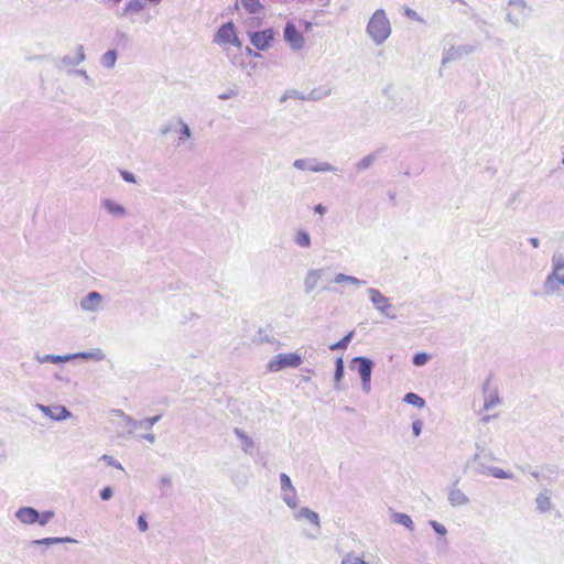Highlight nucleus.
Returning a JSON list of instances; mask_svg holds the SVG:
<instances>
[{
  "label": "nucleus",
  "instance_id": "obj_1",
  "mask_svg": "<svg viewBox=\"0 0 564 564\" xmlns=\"http://www.w3.org/2000/svg\"><path fill=\"white\" fill-rule=\"evenodd\" d=\"M366 31L376 45H381L388 40L391 34V24L384 10L378 9L372 13Z\"/></svg>",
  "mask_w": 564,
  "mask_h": 564
},
{
  "label": "nucleus",
  "instance_id": "obj_2",
  "mask_svg": "<svg viewBox=\"0 0 564 564\" xmlns=\"http://www.w3.org/2000/svg\"><path fill=\"white\" fill-rule=\"evenodd\" d=\"M352 369L356 368L361 379L362 390L369 393L371 390V373L373 369V362L367 357H355L351 360Z\"/></svg>",
  "mask_w": 564,
  "mask_h": 564
},
{
  "label": "nucleus",
  "instance_id": "obj_3",
  "mask_svg": "<svg viewBox=\"0 0 564 564\" xmlns=\"http://www.w3.org/2000/svg\"><path fill=\"white\" fill-rule=\"evenodd\" d=\"M302 362V357L296 352L279 354L268 362L267 368L271 372H279L285 368H296Z\"/></svg>",
  "mask_w": 564,
  "mask_h": 564
},
{
  "label": "nucleus",
  "instance_id": "obj_4",
  "mask_svg": "<svg viewBox=\"0 0 564 564\" xmlns=\"http://www.w3.org/2000/svg\"><path fill=\"white\" fill-rule=\"evenodd\" d=\"M367 294L373 307L383 316L395 319L397 315L391 312L392 304L390 300L384 296L378 289L369 288L367 289Z\"/></svg>",
  "mask_w": 564,
  "mask_h": 564
},
{
  "label": "nucleus",
  "instance_id": "obj_5",
  "mask_svg": "<svg viewBox=\"0 0 564 564\" xmlns=\"http://www.w3.org/2000/svg\"><path fill=\"white\" fill-rule=\"evenodd\" d=\"M293 166L299 171H311L316 173L332 172L337 173L338 169L325 161H318L316 159H296L293 162Z\"/></svg>",
  "mask_w": 564,
  "mask_h": 564
},
{
  "label": "nucleus",
  "instance_id": "obj_6",
  "mask_svg": "<svg viewBox=\"0 0 564 564\" xmlns=\"http://www.w3.org/2000/svg\"><path fill=\"white\" fill-rule=\"evenodd\" d=\"M508 6L507 20L513 25H520V22L528 15V0H508Z\"/></svg>",
  "mask_w": 564,
  "mask_h": 564
},
{
  "label": "nucleus",
  "instance_id": "obj_7",
  "mask_svg": "<svg viewBox=\"0 0 564 564\" xmlns=\"http://www.w3.org/2000/svg\"><path fill=\"white\" fill-rule=\"evenodd\" d=\"M564 289V271L551 270L543 281L546 294H558Z\"/></svg>",
  "mask_w": 564,
  "mask_h": 564
},
{
  "label": "nucleus",
  "instance_id": "obj_8",
  "mask_svg": "<svg viewBox=\"0 0 564 564\" xmlns=\"http://www.w3.org/2000/svg\"><path fill=\"white\" fill-rule=\"evenodd\" d=\"M283 36L285 42L295 51L302 50L305 43L303 34L294 23L288 22L284 26Z\"/></svg>",
  "mask_w": 564,
  "mask_h": 564
},
{
  "label": "nucleus",
  "instance_id": "obj_9",
  "mask_svg": "<svg viewBox=\"0 0 564 564\" xmlns=\"http://www.w3.org/2000/svg\"><path fill=\"white\" fill-rule=\"evenodd\" d=\"M249 39L251 44L260 51H265L271 46V42L274 39L272 29L263 31L249 32Z\"/></svg>",
  "mask_w": 564,
  "mask_h": 564
},
{
  "label": "nucleus",
  "instance_id": "obj_10",
  "mask_svg": "<svg viewBox=\"0 0 564 564\" xmlns=\"http://www.w3.org/2000/svg\"><path fill=\"white\" fill-rule=\"evenodd\" d=\"M214 42L219 44H231L240 46V42L236 35L235 26L231 22L223 24L217 34L215 35Z\"/></svg>",
  "mask_w": 564,
  "mask_h": 564
},
{
  "label": "nucleus",
  "instance_id": "obj_11",
  "mask_svg": "<svg viewBox=\"0 0 564 564\" xmlns=\"http://www.w3.org/2000/svg\"><path fill=\"white\" fill-rule=\"evenodd\" d=\"M294 519L295 520L305 519L310 523H312L315 527V533H306V536L310 539L317 538L319 530H321V520H319V516L317 512L311 510L307 507H303L294 513Z\"/></svg>",
  "mask_w": 564,
  "mask_h": 564
},
{
  "label": "nucleus",
  "instance_id": "obj_12",
  "mask_svg": "<svg viewBox=\"0 0 564 564\" xmlns=\"http://www.w3.org/2000/svg\"><path fill=\"white\" fill-rule=\"evenodd\" d=\"M102 295L97 291H91L85 295L79 303L82 311L95 313L101 310Z\"/></svg>",
  "mask_w": 564,
  "mask_h": 564
},
{
  "label": "nucleus",
  "instance_id": "obj_13",
  "mask_svg": "<svg viewBox=\"0 0 564 564\" xmlns=\"http://www.w3.org/2000/svg\"><path fill=\"white\" fill-rule=\"evenodd\" d=\"M37 408L50 419L54 421H63L69 419L72 416L70 411H68L63 405H43L37 404Z\"/></svg>",
  "mask_w": 564,
  "mask_h": 564
},
{
  "label": "nucleus",
  "instance_id": "obj_14",
  "mask_svg": "<svg viewBox=\"0 0 564 564\" xmlns=\"http://www.w3.org/2000/svg\"><path fill=\"white\" fill-rule=\"evenodd\" d=\"M473 51L474 46L471 45L451 46L444 52L442 64L462 58L463 56L470 54Z\"/></svg>",
  "mask_w": 564,
  "mask_h": 564
},
{
  "label": "nucleus",
  "instance_id": "obj_15",
  "mask_svg": "<svg viewBox=\"0 0 564 564\" xmlns=\"http://www.w3.org/2000/svg\"><path fill=\"white\" fill-rule=\"evenodd\" d=\"M14 517L21 523L30 525L39 521L40 512L32 507H21L15 511Z\"/></svg>",
  "mask_w": 564,
  "mask_h": 564
},
{
  "label": "nucleus",
  "instance_id": "obj_16",
  "mask_svg": "<svg viewBox=\"0 0 564 564\" xmlns=\"http://www.w3.org/2000/svg\"><path fill=\"white\" fill-rule=\"evenodd\" d=\"M324 269H311L304 278V291L310 294L323 278Z\"/></svg>",
  "mask_w": 564,
  "mask_h": 564
},
{
  "label": "nucleus",
  "instance_id": "obj_17",
  "mask_svg": "<svg viewBox=\"0 0 564 564\" xmlns=\"http://www.w3.org/2000/svg\"><path fill=\"white\" fill-rule=\"evenodd\" d=\"M101 205L108 214L115 217L122 218L126 217L128 214L127 209L119 203L115 202L113 199L105 198L102 199Z\"/></svg>",
  "mask_w": 564,
  "mask_h": 564
},
{
  "label": "nucleus",
  "instance_id": "obj_18",
  "mask_svg": "<svg viewBox=\"0 0 564 564\" xmlns=\"http://www.w3.org/2000/svg\"><path fill=\"white\" fill-rule=\"evenodd\" d=\"M86 58L83 45H77L74 55H65L61 58V63L65 66H76L84 62Z\"/></svg>",
  "mask_w": 564,
  "mask_h": 564
},
{
  "label": "nucleus",
  "instance_id": "obj_19",
  "mask_svg": "<svg viewBox=\"0 0 564 564\" xmlns=\"http://www.w3.org/2000/svg\"><path fill=\"white\" fill-rule=\"evenodd\" d=\"M70 360L73 359H86V360H95V361H101L106 358L105 352L100 348H95L89 351H82L69 355Z\"/></svg>",
  "mask_w": 564,
  "mask_h": 564
},
{
  "label": "nucleus",
  "instance_id": "obj_20",
  "mask_svg": "<svg viewBox=\"0 0 564 564\" xmlns=\"http://www.w3.org/2000/svg\"><path fill=\"white\" fill-rule=\"evenodd\" d=\"M448 502L453 507H463L469 502V498L458 488H452L448 492Z\"/></svg>",
  "mask_w": 564,
  "mask_h": 564
},
{
  "label": "nucleus",
  "instance_id": "obj_21",
  "mask_svg": "<svg viewBox=\"0 0 564 564\" xmlns=\"http://www.w3.org/2000/svg\"><path fill=\"white\" fill-rule=\"evenodd\" d=\"M536 509L541 513H545L551 511L552 502H551V492L549 490H544L540 492L535 498Z\"/></svg>",
  "mask_w": 564,
  "mask_h": 564
},
{
  "label": "nucleus",
  "instance_id": "obj_22",
  "mask_svg": "<svg viewBox=\"0 0 564 564\" xmlns=\"http://www.w3.org/2000/svg\"><path fill=\"white\" fill-rule=\"evenodd\" d=\"M242 8L252 15H261L264 12V7L260 0H239Z\"/></svg>",
  "mask_w": 564,
  "mask_h": 564
},
{
  "label": "nucleus",
  "instance_id": "obj_23",
  "mask_svg": "<svg viewBox=\"0 0 564 564\" xmlns=\"http://www.w3.org/2000/svg\"><path fill=\"white\" fill-rule=\"evenodd\" d=\"M32 544L34 545H46V546H50V545H54V544H62V543H77V540L73 539V538H69V536H65V538H43V539H39V540H33L31 542Z\"/></svg>",
  "mask_w": 564,
  "mask_h": 564
},
{
  "label": "nucleus",
  "instance_id": "obj_24",
  "mask_svg": "<svg viewBox=\"0 0 564 564\" xmlns=\"http://www.w3.org/2000/svg\"><path fill=\"white\" fill-rule=\"evenodd\" d=\"M34 358H35L40 364H46V362H51V364H61V362H66V361H69V360H70L69 355H65V356H59V355H44V356H41L40 354H35V355H34Z\"/></svg>",
  "mask_w": 564,
  "mask_h": 564
},
{
  "label": "nucleus",
  "instance_id": "obj_25",
  "mask_svg": "<svg viewBox=\"0 0 564 564\" xmlns=\"http://www.w3.org/2000/svg\"><path fill=\"white\" fill-rule=\"evenodd\" d=\"M118 53L116 50H109L100 56V64L107 69H112L116 66Z\"/></svg>",
  "mask_w": 564,
  "mask_h": 564
},
{
  "label": "nucleus",
  "instance_id": "obj_26",
  "mask_svg": "<svg viewBox=\"0 0 564 564\" xmlns=\"http://www.w3.org/2000/svg\"><path fill=\"white\" fill-rule=\"evenodd\" d=\"M293 241L300 248H310L312 245L311 236L305 229H297Z\"/></svg>",
  "mask_w": 564,
  "mask_h": 564
},
{
  "label": "nucleus",
  "instance_id": "obj_27",
  "mask_svg": "<svg viewBox=\"0 0 564 564\" xmlns=\"http://www.w3.org/2000/svg\"><path fill=\"white\" fill-rule=\"evenodd\" d=\"M177 124L180 127V137L177 140V145H182L186 142V140L193 137V133L189 126L183 119L178 118Z\"/></svg>",
  "mask_w": 564,
  "mask_h": 564
},
{
  "label": "nucleus",
  "instance_id": "obj_28",
  "mask_svg": "<svg viewBox=\"0 0 564 564\" xmlns=\"http://www.w3.org/2000/svg\"><path fill=\"white\" fill-rule=\"evenodd\" d=\"M281 498L285 502V505L291 509H295L299 506V498L294 487L291 488L290 491H282Z\"/></svg>",
  "mask_w": 564,
  "mask_h": 564
},
{
  "label": "nucleus",
  "instance_id": "obj_29",
  "mask_svg": "<svg viewBox=\"0 0 564 564\" xmlns=\"http://www.w3.org/2000/svg\"><path fill=\"white\" fill-rule=\"evenodd\" d=\"M234 433L237 436V438L241 442L242 451L245 453H249L254 445L252 438L238 427L234 430Z\"/></svg>",
  "mask_w": 564,
  "mask_h": 564
},
{
  "label": "nucleus",
  "instance_id": "obj_30",
  "mask_svg": "<svg viewBox=\"0 0 564 564\" xmlns=\"http://www.w3.org/2000/svg\"><path fill=\"white\" fill-rule=\"evenodd\" d=\"M334 282L337 284L348 283V284H351L355 286H360V285L366 284V281L360 280L352 275H347L345 273H337L334 278Z\"/></svg>",
  "mask_w": 564,
  "mask_h": 564
},
{
  "label": "nucleus",
  "instance_id": "obj_31",
  "mask_svg": "<svg viewBox=\"0 0 564 564\" xmlns=\"http://www.w3.org/2000/svg\"><path fill=\"white\" fill-rule=\"evenodd\" d=\"M378 160V151L372 152L356 163L357 171H366Z\"/></svg>",
  "mask_w": 564,
  "mask_h": 564
},
{
  "label": "nucleus",
  "instance_id": "obj_32",
  "mask_svg": "<svg viewBox=\"0 0 564 564\" xmlns=\"http://www.w3.org/2000/svg\"><path fill=\"white\" fill-rule=\"evenodd\" d=\"M485 458H486V456H482L481 453H479V452L476 453L473 457V463L476 465L475 470L481 475H488L489 469H490V466H487L485 464Z\"/></svg>",
  "mask_w": 564,
  "mask_h": 564
},
{
  "label": "nucleus",
  "instance_id": "obj_33",
  "mask_svg": "<svg viewBox=\"0 0 564 564\" xmlns=\"http://www.w3.org/2000/svg\"><path fill=\"white\" fill-rule=\"evenodd\" d=\"M392 519L395 523L398 524H401L403 527H405L406 529H409L410 531H413L414 530V523L411 519L410 516L405 514V513H401V512H394L392 514Z\"/></svg>",
  "mask_w": 564,
  "mask_h": 564
},
{
  "label": "nucleus",
  "instance_id": "obj_34",
  "mask_svg": "<svg viewBox=\"0 0 564 564\" xmlns=\"http://www.w3.org/2000/svg\"><path fill=\"white\" fill-rule=\"evenodd\" d=\"M500 402H501V400H500V398L498 395V392L497 391L490 392V393L485 395L484 410L485 411H490L495 406L500 404Z\"/></svg>",
  "mask_w": 564,
  "mask_h": 564
},
{
  "label": "nucleus",
  "instance_id": "obj_35",
  "mask_svg": "<svg viewBox=\"0 0 564 564\" xmlns=\"http://www.w3.org/2000/svg\"><path fill=\"white\" fill-rule=\"evenodd\" d=\"M403 401L408 404L414 405L419 409L425 406V400L416 393L409 392L404 395Z\"/></svg>",
  "mask_w": 564,
  "mask_h": 564
},
{
  "label": "nucleus",
  "instance_id": "obj_36",
  "mask_svg": "<svg viewBox=\"0 0 564 564\" xmlns=\"http://www.w3.org/2000/svg\"><path fill=\"white\" fill-rule=\"evenodd\" d=\"M552 270L564 271V254L555 251L551 257Z\"/></svg>",
  "mask_w": 564,
  "mask_h": 564
},
{
  "label": "nucleus",
  "instance_id": "obj_37",
  "mask_svg": "<svg viewBox=\"0 0 564 564\" xmlns=\"http://www.w3.org/2000/svg\"><path fill=\"white\" fill-rule=\"evenodd\" d=\"M143 8H144V2H143V0H131V1H129V2L126 4L124 11H123V15H126V14H128V13H130V12L138 13V12H140Z\"/></svg>",
  "mask_w": 564,
  "mask_h": 564
},
{
  "label": "nucleus",
  "instance_id": "obj_38",
  "mask_svg": "<svg viewBox=\"0 0 564 564\" xmlns=\"http://www.w3.org/2000/svg\"><path fill=\"white\" fill-rule=\"evenodd\" d=\"M354 336V332L348 333L345 337H343L339 341L330 345V350H344L347 348L349 343L351 341Z\"/></svg>",
  "mask_w": 564,
  "mask_h": 564
},
{
  "label": "nucleus",
  "instance_id": "obj_39",
  "mask_svg": "<svg viewBox=\"0 0 564 564\" xmlns=\"http://www.w3.org/2000/svg\"><path fill=\"white\" fill-rule=\"evenodd\" d=\"M341 564H366L362 556H358L355 553H347L341 561Z\"/></svg>",
  "mask_w": 564,
  "mask_h": 564
},
{
  "label": "nucleus",
  "instance_id": "obj_40",
  "mask_svg": "<svg viewBox=\"0 0 564 564\" xmlns=\"http://www.w3.org/2000/svg\"><path fill=\"white\" fill-rule=\"evenodd\" d=\"M488 475L498 478V479H511L512 474L505 471L498 467H490Z\"/></svg>",
  "mask_w": 564,
  "mask_h": 564
},
{
  "label": "nucleus",
  "instance_id": "obj_41",
  "mask_svg": "<svg viewBox=\"0 0 564 564\" xmlns=\"http://www.w3.org/2000/svg\"><path fill=\"white\" fill-rule=\"evenodd\" d=\"M120 413L126 422V426H127L129 433H132L133 431L140 429V426H139L140 421L132 419L131 416L124 414L123 412H120Z\"/></svg>",
  "mask_w": 564,
  "mask_h": 564
},
{
  "label": "nucleus",
  "instance_id": "obj_42",
  "mask_svg": "<svg viewBox=\"0 0 564 564\" xmlns=\"http://www.w3.org/2000/svg\"><path fill=\"white\" fill-rule=\"evenodd\" d=\"M343 377H344V361L341 358H338L336 360V368H335V375H334V379L336 382V386H335L336 389H338L337 383L343 379Z\"/></svg>",
  "mask_w": 564,
  "mask_h": 564
},
{
  "label": "nucleus",
  "instance_id": "obj_43",
  "mask_svg": "<svg viewBox=\"0 0 564 564\" xmlns=\"http://www.w3.org/2000/svg\"><path fill=\"white\" fill-rule=\"evenodd\" d=\"M430 358V355L426 352H417L413 356V365L416 367L424 366Z\"/></svg>",
  "mask_w": 564,
  "mask_h": 564
},
{
  "label": "nucleus",
  "instance_id": "obj_44",
  "mask_svg": "<svg viewBox=\"0 0 564 564\" xmlns=\"http://www.w3.org/2000/svg\"><path fill=\"white\" fill-rule=\"evenodd\" d=\"M161 419V415L148 417L144 420H141L139 423L140 429L151 430L152 426L158 423Z\"/></svg>",
  "mask_w": 564,
  "mask_h": 564
},
{
  "label": "nucleus",
  "instance_id": "obj_45",
  "mask_svg": "<svg viewBox=\"0 0 564 564\" xmlns=\"http://www.w3.org/2000/svg\"><path fill=\"white\" fill-rule=\"evenodd\" d=\"M429 524L432 527V529L441 536H445L447 534V529L445 528L444 524L435 521V520H430L429 521Z\"/></svg>",
  "mask_w": 564,
  "mask_h": 564
},
{
  "label": "nucleus",
  "instance_id": "obj_46",
  "mask_svg": "<svg viewBox=\"0 0 564 564\" xmlns=\"http://www.w3.org/2000/svg\"><path fill=\"white\" fill-rule=\"evenodd\" d=\"M280 484H281V492L284 490L290 491V489L294 487L292 485L291 478L284 473L280 474Z\"/></svg>",
  "mask_w": 564,
  "mask_h": 564
},
{
  "label": "nucleus",
  "instance_id": "obj_47",
  "mask_svg": "<svg viewBox=\"0 0 564 564\" xmlns=\"http://www.w3.org/2000/svg\"><path fill=\"white\" fill-rule=\"evenodd\" d=\"M101 460H104L107 465L109 466H112L117 469H120V470H123V466L121 465V463H119L118 460H116L112 456L110 455H107V454H104L101 457H100Z\"/></svg>",
  "mask_w": 564,
  "mask_h": 564
},
{
  "label": "nucleus",
  "instance_id": "obj_48",
  "mask_svg": "<svg viewBox=\"0 0 564 564\" xmlns=\"http://www.w3.org/2000/svg\"><path fill=\"white\" fill-rule=\"evenodd\" d=\"M54 514L55 513L52 510L44 511V512L40 513V519H39V521H36V523L44 527L51 521V519L54 517Z\"/></svg>",
  "mask_w": 564,
  "mask_h": 564
},
{
  "label": "nucleus",
  "instance_id": "obj_49",
  "mask_svg": "<svg viewBox=\"0 0 564 564\" xmlns=\"http://www.w3.org/2000/svg\"><path fill=\"white\" fill-rule=\"evenodd\" d=\"M404 15L408 17L409 19H411V20L416 21V22H421V23L424 22L422 17H420L416 13V11H414L413 9L408 8V7L404 9Z\"/></svg>",
  "mask_w": 564,
  "mask_h": 564
},
{
  "label": "nucleus",
  "instance_id": "obj_50",
  "mask_svg": "<svg viewBox=\"0 0 564 564\" xmlns=\"http://www.w3.org/2000/svg\"><path fill=\"white\" fill-rule=\"evenodd\" d=\"M137 524H138V528L141 532H145L148 531L149 529V524H148V521L145 519V514H141L139 518H138V521H137Z\"/></svg>",
  "mask_w": 564,
  "mask_h": 564
},
{
  "label": "nucleus",
  "instance_id": "obj_51",
  "mask_svg": "<svg viewBox=\"0 0 564 564\" xmlns=\"http://www.w3.org/2000/svg\"><path fill=\"white\" fill-rule=\"evenodd\" d=\"M120 175L128 183H133V184L137 183V178H135L134 174L129 171L122 170V171H120Z\"/></svg>",
  "mask_w": 564,
  "mask_h": 564
},
{
  "label": "nucleus",
  "instance_id": "obj_52",
  "mask_svg": "<svg viewBox=\"0 0 564 564\" xmlns=\"http://www.w3.org/2000/svg\"><path fill=\"white\" fill-rule=\"evenodd\" d=\"M160 485L163 487V488H171L172 487V476L171 475H163L160 477V480H159Z\"/></svg>",
  "mask_w": 564,
  "mask_h": 564
},
{
  "label": "nucleus",
  "instance_id": "obj_53",
  "mask_svg": "<svg viewBox=\"0 0 564 564\" xmlns=\"http://www.w3.org/2000/svg\"><path fill=\"white\" fill-rule=\"evenodd\" d=\"M423 429V422L421 420H415L412 423V432L415 436H420Z\"/></svg>",
  "mask_w": 564,
  "mask_h": 564
},
{
  "label": "nucleus",
  "instance_id": "obj_54",
  "mask_svg": "<svg viewBox=\"0 0 564 564\" xmlns=\"http://www.w3.org/2000/svg\"><path fill=\"white\" fill-rule=\"evenodd\" d=\"M237 94H238V91H237V90H235V89H228V90H226L225 93L220 94V95L218 96V98H219L220 100H228V99H231V98L236 97V96H237Z\"/></svg>",
  "mask_w": 564,
  "mask_h": 564
},
{
  "label": "nucleus",
  "instance_id": "obj_55",
  "mask_svg": "<svg viewBox=\"0 0 564 564\" xmlns=\"http://www.w3.org/2000/svg\"><path fill=\"white\" fill-rule=\"evenodd\" d=\"M113 495V491L111 489V487H105L101 491H100V498L101 500L104 501H107L109 500Z\"/></svg>",
  "mask_w": 564,
  "mask_h": 564
},
{
  "label": "nucleus",
  "instance_id": "obj_56",
  "mask_svg": "<svg viewBox=\"0 0 564 564\" xmlns=\"http://www.w3.org/2000/svg\"><path fill=\"white\" fill-rule=\"evenodd\" d=\"M74 73H75L77 76L83 77L86 82H88V80H89V76H88V74H87V72H86L85 69H76Z\"/></svg>",
  "mask_w": 564,
  "mask_h": 564
},
{
  "label": "nucleus",
  "instance_id": "obj_57",
  "mask_svg": "<svg viewBox=\"0 0 564 564\" xmlns=\"http://www.w3.org/2000/svg\"><path fill=\"white\" fill-rule=\"evenodd\" d=\"M141 437L147 440L150 443H154L155 442V435L152 434V433H147V434L142 435Z\"/></svg>",
  "mask_w": 564,
  "mask_h": 564
},
{
  "label": "nucleus",
  "instance_id": "obj_58",
  "mask_svg": "<svg viewBox=\"0 0 564 564\" xmlns=\"http://www.w3.org/2000/svg\"><path fill=\"white\" fill-rule=\"evenodd\" d=\"M314 210L319 215H324L326 213V208L322 204L316 205Z\"/></svg>",
  "mask_w": 564,
  "mask_h": 564
},
{
  "label": "nucleus",
  "instance_id": "obj_59",
  "mask_svg": "<svg viewBox=\"0 0 564 564\" xmlns=\"http://www.w3.org/2000/svg\"><path fill=\"white\" fill-rule=\"evenodd\" d=\"M529 242L531 243V246H532L533 248H539V247H540V240H539V238H536V237H531V238L529 239Z\"/></svg>",
  "mask_w": 564,
  "mask_h": 564
},
{
  "label": "nucleus",
  "instance_id": "obj_60",
  "mask_svg": "<svg viewBox=\"0 0 564 564\" xmlns=\"http://www.w3.org/2000/svg\"><path fill=\"white\" fill-rule=\"evenodd\" d=\"M170 130H171V129H170V127H167V126L162 127V128H161V133H162L163 135H165V134H167V133L170 132Z\"/></svg>",
  "mask_w": 564,
  "mask_h": 564
},
{
  "label": "nucleus",
  "instance_id": "obj_61",
  "mask_svg": "<svg viewBox=\"0 0 564 564\" xmlns=\"http://www.w3.org/2000/svg\"><path fill=\"white\" fill-rule=\"evenodd\" d=\"M4 449H3V446L2 444L0 443V462L4 458Z\"/></svg>",
  "mask_w": 564,
  "mask_h": 564
},
{
  "label": "nucleus",
  "instance_id": "obj_62",
  "mask_svg": "<svg viewBox=\"0 0 564 564\" xmlns=\"http://www.w3.org/2000/svg\"><path fill=\"white\" fill-rule=\"evenodd\" d=\"M491 417H492L491 415H485L481 417V422L488 423L491 420Z\"/></svg>",
  "mask_w": 564,
  "mask_h": 564
},
{
  "label": "nucleus",
  "instance_id": "obj_63",
  "mask_svg": "<svg viewBox=\"0 0 564 564\" xmlns=\"http://www.w3.org/2000/svg\"><path fill=\"white\" fill-rule=\"evenodd\" d=\"M532 476L538 478L539 477V473H532Z\"/></svg>",
  "mask_w": 564,
  "mask_h": 564
},
{
  "label": "nucleus",
  "instance_id": "obj_64",
  "mask_svg": "<svg viewBox=\"0 0 564 564\" xmlns=\"http://www.w3.org/2000/svg\"><path fill=\"white\" fill-rule=\"evenodd\" d=\"M113 4H118L121 0H111Z\"/></svg>",
  "mask_w": 564,
  "mask_h": 564
}]
</instances>
